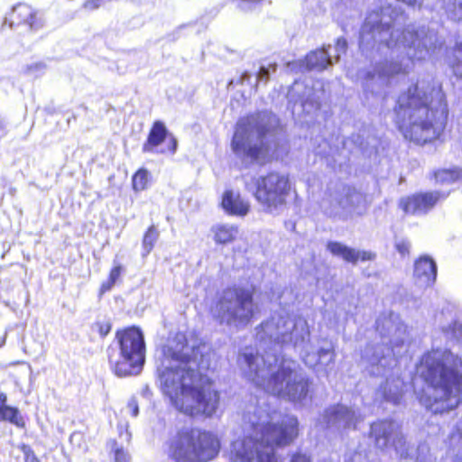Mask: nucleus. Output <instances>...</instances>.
Masks as SVG:
<instances>
[{"mask_svg":"<svg viewBox=\"0 0 462 462\" xmlns=\"http://www.w3.org/2000/svg\"><path fill=\"white\" fill-rule=\"evenodd\" d=\"M423 375L432 393L420 403L434 414L455 410L462 403V358L448 349H432L422 357Z\"/></svg>","mask_w":462,"mask_h":462,"instance_id":"0eeeda50","label":"nucleus"},{"mask_svg":"<svg viewBox=\"0 0 462 462\" xmlns=\"http://www.w3.org/2000/svg\"><path fill=\"white\" fill-rule=\"evenodd\" d=\"M5 337L2 339L1 343H0V346H2L4 344H5Z\"/></svg>","mask_w":462,"mask_h":462,"instance_id":"5fc2aeb1","label":"nucleus"},{"mask_svg":"<svg viewBox=\"0 0 462 462\" xmlns=\"http://www.w3.org/2000/svg\"><path fill=\"white\" fill-rule=\"evenodd\" d=\"M219 448V439L214 433L187 430L169 439L167 454L174 462H208L217 456Z\"/></svg>","mask_w":462,"mask_h":462,"instance_id":"9d476101","label":"nucleus"},{"mask_svg":"<svg viewBox=\"0 0 462 462\" xmlns=\"http://www.w3.org/2000/svg\"><path fill=\"white\" fill-rule=\"evenodd\" d=\"M349 143L355 144L356 147H358L361 150H365L366 147L364 143L363 137L359 134H352V136L348 137L345 142L344 145L346 147L348 146Z\"/></svg>","mask_w":462,"mask_h":462,"instance_id":"e433bc0d","label":"nucleus"},{"mask_svg":"<svg viewBox=\"0 0 462 462\" xmlns=\"http://www.w3.org/2000/svg\"><path fill=\"white\" fill-rule=\"evenodd\" d=\"M168 130L165 125L161 121L154 122L148 134V138L143 145V152H155L156 148L166 140Z\"/></svg>","mask_w":462,"mask_h":462,"instance_id":"4be33fe9","label":"nucleus"},{"mask_svg":"<svg viewBox=\"0 0 462 462\" xmlns=\"http://www.w3.org/2000/svg\"><path fill=\"white\" fill-rule=\"evenodd\" d=\"M291 462H311V461H310V457H307L306 455L299 453V454H295L292 457Z\"/></svg>","mask_w":462,"mask_h":462,"instance_id":"a18cd8bd","label":"nucleus"},{"mask_svg":"<svg viewBox=\"0 0 462 462\" xmlns=\"http://www.w3.org/2000/svg\"><path fill=\"white\" fill-rule=\"evenodd\" d=\"M243 427L245 437L231 445L232 462H276L275 448L298 435L297 418L272 410L263 399L246 405Z\"/></svg>","mask_w":462,"mask_h":462,"instance_id":"20e7f679","label":"nucleus"},{"mask_svg":"<svg viewBox=\"0 0 462 462\" xmlns=\"http://www.w3.org/2000/svg\"><path fill=\"white\" fill-rule=\"evenodd\" d=\"M327 248L333 255L352 263H356L359 259L368 261L374 257V254L370 252L356 250L339 242H328Z\"/></svg>","mask_w":462,"mask_h":462,"instance_id":"6ab92c4d","label":"nucleus"},{"mask_svg":"<svg viewBox=\"0 0 462 462\" xmlns=\"http://www.w3.org/2000/svg\"><path fill=\"white\" fill-rule=\"evenodd\" d=\"M238 8L244 12L251 11L254 6L260 3L262 0H237Z\"/></svg>","mask_w":462,"mask_h":462,"instance_id":"58836bf2","label":"nucleus"},{"mask_svg":"<svg viewBox=\"0 0 462 462\" xmlns=\"http://www.w3.org/2000/svg\"><path fill=\"white\" fill-rule=\"evenodd\" d=\"M111 449L114 453L116 462H130V455L123 447L119 446L116 441L111 442Z\"/></svg>","mask_w":462,"mask_h":462,"instance_id":"473e14b6","label":"nucleus"},{"mask_svg":"<svg viewBox=\"0 0 462 462\" xmlns=\"http://www.w3.org/2000/svg\"><path fill=\"white\" fill-rule=\"evenodd\" d=\"M160 232L158 228L152 225L144 233L143 237V256H147L154 247L155 243L159 239Z\"/></svg>","mask_w":462,"mask_h":462,"instance_id":"c85d7f7f","label":"nucleus"},{"mask_svg":"<svg viewBox=\"0 0 462 462\" xmlns=\"http://www.w3.org/2000/svg\"><path fill=\"white\" fill-rule=\"evenodd\" d=\"M24 459H25V462H27L29 459V452H27L25 450H24Z\"/></svg>","mask_w":462,"mask_h":462,"instance_id":"603ef678","label":"nucleus"},{"mask_svg":"<svg viewBox=\"0 0 462 462\" xmlns=\"http://www.w3.org/2000/svg\"><path fill=\"white\" fill-rule=\"evenodd\" d=\"M258 349L245 346L237 362L248 378L256 386L274 396L305 406L311 402V380L299 369L292 360L281 356L283 347L299 351L304 364L311 368L328 367L335 362L331 343L318 348L310 342L308 321L286 312L273 314L255 328Z\"/></svg>","mask_w":462,"mask_h":462,"instance_id":"f257e3e1","label":"nucleus"},{"mask_svg":"<svg viewBox=\"0 0 462 462\" xmlns=\"http://www.w3.org/2000/svg\"><path fill=\"white\" fill-rule=\"evenodd\" d=\"M376 332L379 341L367 344L362 351V362L368 373L374 376H385L380 393L385 401L398 404L402 395L403 383L393 369L396 365V356L405 350L408 340L407 328L400 317L391 312L382 314L376 319Z\"/></svg>","mask_w":462,"mask_h":462,"instance_id":"423d86ee","label":"nucleus"},{"mask_svg":"<svg viewBox=\"0 0 462 462\" xmlns=\"http://www.w3.org/2000/svg\"><path fill=\"white\" fill-rule=\"evenodd\" d=\"M366 208L365 197L350 187H344L342 192L335 199V205L325 208L329 216L346 217L348 215H361Z\"/></svg>","mask_w":462,"mask_h":462,"instance_id":"4468645a","label":"nucleus"},{"mask_svg":"<svg viewBox=\"0 0 462 462\" xmlns=\"http://www.w3.org/2000/svg\"><path fill=\"white\" fill-rule=\"evenodd\" d=\"M326 49L329 50L332 54V60L337 62L339 60L340 55L345 53L347 49V42L345 38L340 37L337 40V43L334 47L328 45Z\"/></svg>","mask_w":462,"mask_h":462,"instance_id":"2f4dec72","label":"nucleus"},{"mask_svg":"<svg viewBox=\"0 0 462 462\" xmlns=\"http://www.w3.org/2000/svg\"><path fill=\"white\" fill-rule=\"evenodd\" d=\"M390 447H392L394 449L396 455L400 458L406 459L410 457L411 446L407 442L402 431V428L394 435L393 439L390 443Z\"/></svg>","mask_w":462,"mask_h":462,"instance_id":"a878e982","label":"nucleus"},{"mask_svg":"<svg viewBox=\"0 0 462 462\" xmlns=\"http://www.w3.org/2000/svg\"><path fill=\"white\" fill-rule=\"evenodd\" d=\"M115 283L108 278L107 281L104 282L100 287V294L105 293L112 289Z\"/></svg>","mask_w":462,"mask_h":462,"instance_id":"c03bdc74","label":"nucleus"},{"mask_svg":"<svg viewBox=\"0 0 462 462\" xmlns=\"http://www.w3.org/2000/svg\"><path fill=\"white\" fill-rule=\"evenodd\" d=\"M251 74L249 72H244L240 78V81L242 84L245 83V82H249L250 79H251Z\"/></svg>","mask_w":462,"mask_h":462,"instance_id":"09e8293b","label":"nucleus"},{"mask_svg":"<svg viewBox=\"0 0 462 462\" xmlns=\"http://www.w3.org/2000/svg\"><path fill=\"white\" fill-rule=\"evenodd\" d=\"M394 113L395 124L405 139L423 144L443 134L448 108L440 85L419 80L399 96Z\"/></svg>","mask_w":462,"mask_h":462,"instance_id":"39448f33","label":"nucleus"},{"mask_svg":"<svg viewBox=\"0 0 462 462\" xmlns=\"http://www.w3.org/2000/svg\"><path fill=\"white\" fill-rule=\"evenodd\" d=\"M121 272H122V266L121 265H117V266H115L111 272H110V274H109V279L114 282L116 283V281L119 279L120 275H121Z\"/></svg>","mask_w":462,"mask_h":462,"instance_id":"a19ab883","label":"nucleus"},{"mask_svg":"<svg viewBox=\"0 0 462 462\" xmlns=\"http://www.w3.org/2000/svg\"><path fill=\"white\" fill-rule=\"evenodd\" d=\"M221 205L227 214L238 217L245 216L250 208L249 203L243 199L238 192L233 190L225 191Z\"/></svg>","mask_w":462,"mask_h":462,"instance_id":"aec40b11","label":"nucleus"},{"mask_svg":"<svg viewBox=\"0 0 462 462\" xmlns=\"http://www.w3.org/2000/svg\"><path fill=\"white\" fill-rule=\"evenodd\" d=\"M442 331L447 337L455 339L462 344V323L454 320L448 326L442 327Z\"/></svg>","mask_w":462,"mask_h":462,"instance_id":"7c9ffc66","label":"nucleus"},{"mask_svg":"<svg viewBox=\"0 0 462 462\" xmlns=\"http://www.w3.org/2000/svg\"><path fill=\"white\" fill-rule=\"evenodd\" d=\"M97 326L101 337H106L111 330V325L109 323H97Z\"/></svg>","mask_w":462,"mask_h":462,"instance_id":"37998d69","label":"nucleus"},{"mask_svg":"<svg viewBox=\"0 0 462 462\" xmlns=\"http://www.w3.org/2000/svg\"><path fill=\"white\" fill-rule=\"evenodd\" d=\"M406 22L403 12L391 5L368 13L361 27L359 49L370 56L374 51L385 55L373 72H367L365 88L370 81L390 84L395 76L408 73L412 60H422L442 45L437 32L425 26L408 25L403 31L393 29Z\"/></svg>","mask_w":462,"mask_h":462,"instance_id":"f03ea898","label":"nucleus"},{"mask_svg":"<svg viewBox=\"0 0 462 462\" xmlns=\"http://www.w3.org/2000/svg\"><path fill=\"white\" fill-rule=\"evenodd\" d=\"M149 175V171L146 169H140L134 174L132 184L134 191L139 192L147 189Z\"/></svg>","mask_w":462,"mask_h":462,"instance_id":"c756f323","label":"nucleus"},{"mask_svg":"<svg viewBox=\"0 0 462 462\" xmlns=\"http://www.w3.org/2000/svg\"><path fill=\"white\" fill-rule=\"evenodd\" d=\"M127 408L134 417H136L139 414V408L135 399H131L128 402Z\"/></svg>","mask_w":462,"mask_h":462,"instance_id":"79ce46f5","label":"nucleus"},{"mask_svg":"<svg viewBox=\"0 0 462 462\" xmlns=\"http://www.w3.org/2000/svg\"><path fill=\"white\" fill-rule=\"evenodd\" d=\"M448 65L454 75L462 79V42H457L452 49L451 55L448 56Z\"/></svg>","mask_w":462,"mask_h":462,"instance_id":"bb28decb","label":"nucleus"},{"mask_svg":"<svg viewBox=\"0 0 462 462\" xmlns=\"http://www.w3.org/2000/svg\"><path fill=\"white\" fill-rule=\"evenodd\" d=\"M364 420L360 411L344 404L328 407L321 415L320 424L337 430H356Z\"/></svg>","mask_w":462,"mask_h":462,"instance_id":"ddd939ff","label":"nucleus"},{"mask_svg":"<svg viewBox=\"0 0 462 462\" xmlns=\"http://www.w3.org/2000/svg\"><path fill=\"white\" fill-rule=\"evenodd\" d=\"M449 437L452 442H458L462 439V418L457 421Z\"/></svg>","mask_w":462,"mask_h":462,"instance_id":"4c0bfd02","label":"nucleus"},{"mask_svg":"<svg viewBox=\"0 0 462 462\" xmlns=\"http://www.w3.org/2000/svg\"><path fill=\"white\" fill-rule=\"evenodd\" d=\"M279 118L263 110L240 118L231 141V150L245 165L279 156Z\"/></svg>","mask_w":462,"mask_h":462,"instance_id":"6e6552de","label":"nucleus"},{"mask_svg":"<svg viewBox=\"0 0 462 462\" xmlns=\"http://www.w3.org/2000/svg\"><path fill=\"white\" fill-rule=\"evenodd\" d=\"M256 310L253 294L242 287H228L219 292L212 307L213 317L220 325L236 330L245 328Z\"/></svg>","mask_w":462,"mask_h":462,"instance_id":"9b49d317","label":"nucleus"},{"mask_svg":"<svg viewBox=\"0 0 462 462\" xmlns=\"http://www.w3.org/2000/svg\"><path fill=\"white\" fill-rule=\"evenodd\" d=\"M208 369V358L200 346L188 345L185 335L177 333L161 350L160 387L180 412L211 418L218 409L220 395L206 374Z\"/></svg>","mask_w":462,"mask_h":462,"instance_id":"7ed1b4c3","label":"nucleus"},{"mask_svg":"<svg viewBox=\"0 0 462 462\" xmlns=\"http://www.w3.org/2000/svg\"><path fill=\"white\" fill-rule=\"evenodd\" d=\"M8 20L10 28L26 24L29 21V6L26 4H18L13 8L9 18H5L4 24L6 23Z\"/></svg>","mask_w":462,"mask_h":462,"instance_id":"393cba45","label":"nucleus"},{"mask_svg":"<svg viewBox=\"0 0 462 462\" xmlns=\"http://www.w3.org/2000/svg\"><path fill=\"white\" fill-rule=\"evenodd\" d=\"M453 462H462V458H457L456 460H454Z\"/></svg>","mask_w":462,"mask_h":462,"instance_id":"6e6d98bb","label":"nucleus"},{"mask_svg":"<svg viewBox=\"0 0 462 462\" xmlns=\"http://www.w3.org/2000/svg\"><path fill=\"white\" fill-rule=\"evenodd\" d=\"M324 95L322 88L316 89L300 82H294L288 93L290 102L300 104L307 114L316 112L320 107V101Z\"/></svg>","mask_w":462,"mask_h":462,"instance_id":"dca6fc26","label":"nucleus"},{"mask_svg":"<svg viewBox=\"0 0 462 462\" xmlns=\"http://www.w3.org/2000/svg\"><path fill=\"white\" fill-rule=\"evenodd\" d=\"M170 142H171V145L169 146V152L171 153H174L176 152L177 146H178L177 140L175 139V137L171 136Z\"/></svg>","mask_w":462,"mask_h":462,"instance_id":"de8ad7c7","label":"nucleus"},{"mask_svg":"<svg viewBox=\"0 0 462 462\" xmlns=\"http://www.w3.org/2000/svg\"><path fill=\"white\" fill-rule=\"evenodd\" d=\"M448 193L430 191L416 193L401 200V207L407 214L423 216L430 212L436 204L448 197Z\"/></svg>","mask_w":462,"mask_h":462,"instance_id":"2eb2a0df","label":"nucleus"},{"mask_svg":"<svg viewBox=\"0 0 462 462\" xmlns=\"http://www.w3.org/2000/svg\"><path fill=\"white\" fill-rule=\"evenodd\" d=\"M5 127V123L4 121L0 118V131H2Z\"/></svg>","mask_w":462,"mask_h":462,"instance_id":"3c124183","label":"nucleus"},{"mask_svg":"<svg viewBox=\"0 0 462 462\" xmlns=\"http://www.w3.org/2000/svg\"><path fill=\"white\" fill-rule=\"evenodd\" d=\"M45 68L44 64L43 63H36L34 66H32L31 65V72L35 69V70H39V71H42Z\"/></svg>","mask_w":462,"mask_h":462,"instance_id":"8fccbe9b","label":"nucleus"},{"mask_svg":"<svg viewBox=\"0 0 462 462\" xmlns=\"http://www.w3.org/2000/svg\"><path fill=\"white\" fill-rule=\"evenodd\" d=\"M0 420H8L17 427H24V421L18 409L6 405V395L0 394Z\"/></svg>","mask_w":462,"mask_h":462,"instance_id":"b1692460","label":"nucleus"},{"mask_svg":"<svg viewBox=\"0 0 462 462\" xmlns=\"http://www.w3.org/2000/svg\"><path fill=\"white\" fill-rule=\"evenodd\" d=\"M107 357L116 376L139 374L145 362V342L141 329L130 327L118 330L114 345L107 349Z\"/></svg>","mask_w":462,"mask_h":462,"instance_id":"1a4fd4ad","label":"nucleus"},{"mask_svg":"<svg viewBox=\"0 0 462 462\" xmlns=\"http://www.w3.org/2000/svg\"><path fill=\"white\" fill-rule=\"evenodd\" d=\"M411 246V242L406 238L395 239L394 247L402 257L409 256Z\"/></svg>","mask_w":462,"mask_h":462,"instance_id":"72a5a7b5","label":"nucleus"},{"mask_svg":"<svg viewBox=\"0 0 462 462\" xmlns=\"http://www.w3.org/2000/svg\"><path fill=\"white\" fill-rule=\"evenodd\" d=\"M276 71V64H270L268 67L261 66L256 75V82L263 81L267 82L271 72Z\"/></svg>","mask_w":462,"mask_h":462,"instance_id":"f704fd0d","label":"nucleus"},{"mask_svg":"<svg viewBox=\"0 0 462 462\" xmlns=\"http://www.w3.org/2000/svg\"><path fill=\"white\" fill-rule=\"evenodd\" d=\"M31 462H40L35 457L31 455Z\"/></svg>","mask_w":462,"mask_h":462,"instance_id":"864d4df0","label":"nucleus"},{"mask_svg":"<svg viewBox=\"0 0 462 462\" xmlns=\"http://www.w3.org/2000/svg\"><path fill=\"white\" fill-rule=\"evenodd\" d=\"M416 462H430V448L426 445H420L417 449Z\"/></svg>","mask_w":462,"mask_h":462,"instance_id":"c9c22d12","label":"nucleus"},{"mask_svg":"<svg viewBox=\"0 0 462 462\" xmlns=\"http://www.w3.org/2000/svg\"><path fill=\"white\" fill-rule=\"evenodd\" d=\"M42 25H43V20L42 18H40L38 20V19H36L34 14H31V23H30L31 29H32L34 26L36 28H40Z\"/></svg>","mask_w":462,"mask_h":462,"instance_id":"49530a36","label":"nucleus"},{"mask_svg":"<svg viewBox=\"0 0 462 462\" xmlns=\"http://www.w3.org/2000/svg\"><path fill=\"white\" fill-rule=\"evenodd\" d=\"M400 429L401 425L395 420H377L370 425L369 439L377 449L385 450Z\"/></svg>","mask_w":462,"mask_h":462,"instance_id":"f3484780","label":"nucleus"},{"mask_svg":"<svg viewBox=\"0 0 462 462\" xmlns=\"http://www.w3.org/2000/svg\"><path fill=\"white\" fill-rule=\"evenodd\" d=\"M102 0H86L82 5V8L87 11H95L101 5Z\"/></svg>","mask_w":462,"mask_h":462,"instance_id":"ea45409f","label":"nucleus"},{"mask_svg":"<svg viewBox=\"0 0 462 462\" xmlns=\"http://www.w3.org/2000/svg\"><path fill=\"white\" fill-rule=\"evenodd\" d=\"M245 189L252 192L264 212L277 214L286 205L291 183L288 176L273 171L251 178L245 181Z\"/></svg>","mask_w":462,"mask_h":462,"instance_id":"f8f14e48","label":"nucleus"},{"mask_svg":"<svg viewBox=\"0 0 462 462\" xmlns=\"http://www.w3.org/2000/svg\"><path fill=\"white\" fill-rule=\"evenodd\" d=\"M213 239L217 244L226 245L232 243L238 235V227L230 224H217L211 227Z\"/></svg>","mask_w":462,"mask_h":462,"instance_id":"5701e85b","label":"nucleus"},{"mask_svg":"<svg viewBox=\"0 0 462 462\" xmlns=\"http://www.w3.org/2000/svg\"><path fill=\"white\" fill-rule=\"evenodd\" d=\"M413 277L415 283L420 288L434 284L437 278V264L435 261L425 255L414 263Z\"/></svg>","mask_w":462,"mask_h":462,"instance_id":"a211bd4d","label":"nucleus"},{"mask_svg":"<svg viewBox=\"0 0 462 462\" xmlns=\"http://www.w3.org/2000/svg\"><path fill=\"white\" fill-rule=\"evenodd\" d=\"M305 63L308 69L321 71L328 66H331L334 61L332 60V54L329 50L323 47L322 49L310 52L305 58Z\"/></svg>","mask_w":462,"mask_h":462,"instance_id":"412c9836","label":"nucleus"},{"mask_svg":"<svg viewBox=\"0 0 462 462\" xmlns=\"http://www.w3.org/2000/svg\"><path fill=\"white\" fill-rule=\"evenodd\" d=\"M434 178L437 182L441 184L462 180V170L457 168L438 170L434 172Z\"/></svg>","mask_w":462,"mask_h":462,"instance_id":"cd10ccee","label":"nucleus"}]
</instances>
